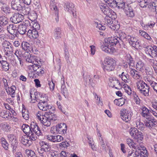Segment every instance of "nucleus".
<instances>
[{"mask_svg":"<svg viewBox=\"0 0 157 157\" xmlns=\"http://www.w3.org/2000/svg\"><path fill=\"white\" fill-rule=\"evenodd\" d=\"M21 128L27 136V137L31 140H36L37 138L36 135L39 136L42 134L37 124L34 122L31 123L30 126L26 124H23Z\"/></svg>","mask_w":157,"mask_h":157,"instance_id":"nucleus-1","label":"nucleus"},{"mask_svg":"<svg viewBox=\"0 0 157 157\" xmlns=\"http://www.w3.org/2000/svg\"><path fill=\"white\" fill-rule=\"evenodd\" d=\"M36 116L43 125L47 127L49 126L54 121H58L57 116L50 111L45 112L44 115L41 114V112H38Z\"/></svg>","mask_w":157,"mask_h":157,"instance_id":"nucleus-2","label":"nucleus"},{"mask_svg":"<svg viewBox=\"0 0 157 157\" xmlns=\"http://www.w3.org/2000/svg\"><path fill=\"white\" fill-rule=\"evenodd\" d=\"M118 41L114 37H108L105 39V43L101 46V49L105 52L112 54L115 51L114 46L117 45Z\"/></svg>","mask_w":157,"mask_h":157,"instance_id":"nucleus-3","label":"nucleus"},{"mask_svg":"<svg viewBox=\"0 0 157 157\" xmlns=\"http://www.w3.org/2000/svg\"><path fill=\"white\" fill-rule=\"evenodd\" d=\"M142 109V115L146 119L145 122V126L151 128L157 125V121L151 115V110H149L145 106H143Z\"/></svg>","mask_w":157,"mask_h":157,"instance_id":"nucleus-4","label":"nucleus"},{"mask_svg":"<svg viewBox=\"0 0 157 157\" xmlns=\"http://www.w3.org/2000/svg\"><path fill=\"white\" fill-rule=\"evenodd\" d=\"M116 65V62L113 58H106L104 60V63L102 68L105 71L110 72L113 71Z\"/></svg>","mask_w":157,"mask_h":157,"instance_id":"nucleus-5","label":"nucleus"},{"mask_svg":"<svg viewBox=\"0 0 157 157\" xmlns=\"http://www.w3.org/2000/svg\"><path fill=\"white\" fill-rule=\"evenodd\" d=\"M31 67L34 71L31 73V74L33 75V77L36 78L38 76H42L44 74V68L40 65L34 64V65H32Z\"/></svg>","mask_w":157,"mask_h":157,"instance_id":"nucleus-6","label":"nucleus"},{"mask_svg":"<svg viewBox=\"0 0 157 157\" xmlns=\"http://www.w3.org/2000/svg\"><path fill=\"white\" fill-rule=\"evenodd\" d=\"M144 48H145V51L147 54L153 58H155L157 56V46L155 45L143 46Z\"/></svg>","mask_w":157,"mask_h":157,"instance_id":"nucleus-7","label":"nucleus"},{"mask_svg":"<svg viewBox=\"0 0 157 157\" xmlns=\"http://www.w3.org/2000/svg\"><path fill=\"white\" fill-rule=\"evenodd\" d=\"M120 114L122 119L124 121L127 122L131 119L132 113L128 110L123 109L121 110Z\"/></svg>","mask_w":157,"mask_h":157,"instance_id":"nucleus-8","label":"nucleus"},{"mask_svg":"<svg viewBox=\"0 0 157 157\" xmlns=\"http://www.w3.org/2000/svg\"><path fill=\"white\" fill-rule=\"evenodd\" d=\"M99 6L101 11L105 15L108 17H112L113 13H115L106 5L101 3L99 4Z\"/></svg>","mask_w":157,"mask_h":157,"instance_id":"nucleus-9","label":"nucleus"},{"mask_svg":"<svg viewBox=\"0 0 157 157\" xmlns=\"http://www.w3.org/2000/svg\"><path fill=\"white\" fill-rule=\"evenodd\" d=\"M47 99H40V101L38 104L39 109L43 111H47L48 109H51L52 106L48 104L47 102Z\"/></svg>","mask_w":157,"mask_h":157,"instance_id":"nucleus-10","label":"nucleus"},{"mask_svg":"<svg viewBox=\"0 0 157 157\" xmlns=\"http://www.w3.org/2000/svg\"><path fill=\"white\" fill-rule=\"evenodd\" d=\"M116 36L117 37H114L118 41V42H117L116 43L117 44V46L120 47L121 44H123V40L124 39L126 40L127 36L124 33L122 32L121 31H119L117 32Z\"/></svg>","mask_w":157,"mask_h":157,"instance_id":"nucleus-11","label":"nucleus"},{"mask_svg":"<svg viewBox=\"0 0 157 157\" xmlns=\"http://www.w3.org/2000/svg\"><path fill=\"white\" fill-rule=\"evenodd\" d=\"M109 81L110 83V86L112 87H114L115 89L119 90L121 88V85L119 82V80L116 78H110Z\"/></svg>","mask_w":157,"mask_h":157,"instance_id":"nucleus-12","label":"nucleus"},{"mask_svg":"<svg viewBox=\"0 0 157 157\" xmlns=\"http://www.w3.org/2000/svg\"><path fill=\"white\" fill-rule=\"evenodd\" d=\"M23 15L19 13H14L10 17V20L13 23L17 24L22 21L23 20Z\"/></svg>","mask_w":157,"mask_h":157,"instance_id":"nucleus-13","label":"nucleus"},{"mask_svg":"<svg viewBox=\"0 0 157 157\" xmlns=\"http://www.w3.org/2000/svg\"><path fill=\"white\" fill-rule=\"evenodd\" d=\"M141 7H147L149 9V10L153 12H155L157 14V2H151L149 3H147V4H144V6H141Z\"/></svg>","mask_w":157,"mask_h":157,"instance_id":"nucleus-14","label":"nucleus"},{"mask_svg":"<svg viewBox=\"0 0 157 157\" xmlns=\"http://www.w3.org/2000/svg\"><path fill=\"white\" fill-rule=\"evenodd\" d=\"M32 96H33V99L34 101H37L38 100L40 101V99H42L44 98V96L40 94V93L38 92H35L33 91H30V97L31 99H32Z\"/></svg>","mask_w":157,"mask_h":157,"instance_id":"nucleus-15","label":"nucleus"},{"mask_svg":"<svg viewBox=\"0 0 157 157\" xmlns=\"http://www.w3.org/2000/svg\"><path fill=\"white\" fill-rule=\"evenodd\" d=\"M27 35L31 39H36L39 36V34L37 30L31 28L28 30Z\"/></svg>","mask_w":157,"mask_h":157,"instance_id":"nucleus-16","label":"nucleus"},{"mask_svg":"<svg viewBox=\"0 0 157 157\" xmlns=\"http://www.w3.org/2000/svg\"><path fill=\"white\" fill-rule=\"evenodd\" d=\"M124 12L126 15L129 17H133L135 16V12L131 4L124 8Z\"/></svg>","mask_w":157,"mask_h":157,"instance_id":"nucleus-17","label":"nucleus"},{"mask_svg":"<svg viewBox=\"0 0 157 157\" xmlns=\"http://www.w3.org/2000/svg\"><path fill=\"white\" fill-rule=\"evenodd\" d=\"M57 125L58 133L61 134L66 133L67 130V125L64 123H60Z\"/></svg>","mask_w":157,"mask_h":157,"instance_id":"nucleus-18","label":"nucleus"},{"mask_svg":"<svg viewBox=\"0 0 157 157\" xmlns=\"http://www.w3.org/2000/svg\"><path fill=\"white\" fill-rule=\"evenodd\" d=\"M28 23L24 22L20 24L18 26V32L21 34H25L27 31V29H29Z\"/></svg>","mask_w":157,"mask_h":157,"instance_id":"nucleus-19","label":"nucleus"},{"mask_svg":"<svg viewBox=\"0 0 157 157\" xmlns=\"http://www.w3.org/2000/svg\"><path fill=\"white\" fill-rule=\"evenodd\" d=\"M130 74L132 78L136 80L141 79L142 77L141 73L139 71L133 69L130 70Z\"/></svg>","mask_w":157,"mask_h":157,"instance_id":"nucleus-20","label":"nucleus"},{"mask_svg":"<svg viewBox=\"0 0 157 157\" xmlns=\"http://www.w3.org/2000/svg\"><path fill=\"white\" fill-rule=\"evenodd\" d=\"M23 56L27 62L34 64H34H36L35 57L32 56L29 52H25L24 53Z\"/></svg>","mask_w":157,"mask_h":157,"instance_id":"nucleus-21","label":"nucleus"},{"mask_svg":"<svg viewBox=\"0 0 157 157\" xmlns=\"http://www.w3.org/2000/svg\"><path fill=\"white\" fill-rule=\"evenodd\" d=\"M64 8L66 11L70 13L75 9L74 4L71 2H68L65 3Z\"/></svg>","mask_w":157,"mask_h":157,"instance_id":"nucleus-22","label":"nucleus"},{"mask_svg":"<svg viewBox=\"0 0 157 157\" xmlns=\"http://www.w3.org/2000/svg\"><path fill=\"white\" fill-rule=\"evenodd\" d=\"M127 144L130 148H132L134 149L140 150V145H137L135 143L133 140L130 138H128L126 140Z\"/></svg>","mask_w":157,"mask_h":157,"instance_id":"nucleus-23","label":"nucleus"},{"mask_svg":"<svg viewBox=\"0 0 157 157\" xmlns=\"http://www.w3.org/2000/svg\"><path fill=\"white\" fill-rule=\"evenodd\" d=\"M19 0H13L11 2L12 8L13 10L19 11L21 10L22 6L19 3Z\"/></svg>","mask_w":157,"mask_h":157,"instance_id":"nucleus-24","label":"nucleus"},{"mask_svg":"<svg viewBox=\"0 0 157 157\" xmlns=\"http://www.w3.org/2000/svg\"><path fill=\"white\" fill-rule=\"evenodd\" d=\"M40 145L42 147V149L45 152L50 151L51 149V146L46 142L41 141L40 142Z\"/></svg>","mask_w":157,"mask_h":157,"instance_id":"nucleus-25","label":"nucleus"},{"mask_svg":"<svg viewBox=\"0 0 157 157\" xmlns=\"http://www.w3.org/2000/svg\"><path fill=\"white\" fill-rule=\"evenodd\" d=\"M11 114L9 111L2 110L0 111V116L7 120L11 117Z\"/></svg>","mask_w":157,"mask_h":157,"instance_id":"nucleus-26","label":"nucleus"},{"mask_svg":"<svg viewBox=\"0 0 157 157\" xmlns=\"http://www.w3.org/2000/svg\"><path fill=\"white\" fill-rule=\"evenodd\" d=\"M54 37L56 40H58L61 38V28L59 27L56 28L54 30Z\"/></svg>","mask_w":157,"mask_h":157,"instance_id":"nucleus-27","label":"nucleus"},{"mask_svg":"<svg viewBox=\"0 0 157 157\" xmlns=\"http://www.w3.org/2000/svg\"><path fill=\"white\" fill-rule=\"evenodd\" d=\"M21 47L24 50L26 51V52H29L32 50L30 44L27 42L23 41L21 43Z\"/></svg>","mask_w":157,"mask_h":157,"instance_id":"nucleus-28","label":"nucleus"},{"mask_svg":"<svg viewBox=\"0 0 157 157\" xmlns=\"http://www.w3.org/2000/svg\"><path fill=\"white\" fill-rule=\"evenodd\" d=\"M145 67V64L142 61H138L136 64V68L137 70L142 72Z\"/></svg>","mask_w":157,"mask_h":157,"instance_id":"nucleus-29","label":"nucleus"},{"mask_svg":"<svg viewBox=\"0 0 157 157\" xmlns=\"http://www.w3.org/2000/svg\"><path fill=\"white\" fill-rule=\"evenodd\" d=\"M133 138L137 142L140 143L143 139V134L142 132H138L133 137Z\"/></svg>","mask_w":157,"mask_h":157,"instance_id":"nucleus-30","label":"nucleus"},{"mask_svg":"<svg viewBox=\"0 0 157 157\" xmlns=\"http://www.w3.org/2000/svg\"><path fill=\"white\" fill-rule=\"evenodd\" d=\"M35 140H30L29 138L26 137H23L21 139V143L26 146L29 147L30 146L32 143V141Z\"/></svg>","mask_w":157,"mask_h":157,"instance_id":"nucleus-31","label":"nucleus"},{"mask_svg":"<svg viewBox=\"0 0 157 157\" xmlns=\"http://www.w3.org/2000/svg\"><path fill=\"white\" fill-rule=\"evenodd\" d=\"M111 18L107 17L105 19V23L111 29L114 30V24L113 23L112 19Z\"/></svg>","mask_w":157,"mask_h":157,"instance_id":"nucleus-32","label":"nucleus"},{"mask_svg":"<svg viewBox=\"0 0 157 157\" xmlns=\"http://www.w3.org/2000/svg\"><path fill=\"white\" fill-rule=\"evenodd\" d=\"M7 30L10 33L17 32V27L13 24H11L7 26Z\"/></svg>","mask_w":157,"mask_h":157,"instance_id":"nucleus-33","label":"nucleus"},{"mask_svg":"<svg viewBox=\"0 0 157 157\" xmlns=\"http://www.w3.org/2000/svg\"><path fill=\"white\" fill-rule=\"evenodd\" d=\"M125 99L123 98L118 99H115L114 101V103L117 105L121 106L125 103Z\"/></svg>","mask_w":157,"mask_h":157,"instance_id":"nucleus-34","label":"nucleus"},{"mask_svg":"<svg viewBox=\"0 0 157 157\" xmlns=\"http://www.w3.org/2000/svg\"><path fill=\"white\" fill-rule=\"evenodd\" d=\"M126 59L127 60V63L129 66H132L134 65V61L133 58H132L130 54H127L126 55Z\"/></svg>","mask_w":157,"mask_h":157,"instance_id":"nucleus-35","label":"nucleus"},{"mask_svg":"<svg viewBox=\"0 0 157 157\" xmlns=\"http://www.w3.org/2000/svg\"><path fill=\"white\" fill-rule=\"evenodd\" d=\"M1 143L3 147L6 150L9 149V144L7 141L3 137H2L1 139Z\"/></svg>","mask_w":157,"mask_h":157,"instance_id":"nucleus-36","label":"nucleus"},{"mask_svg":"<svg viewBox=\"0 0 157 157\" xmlns=\"http://www.w3.org/2000/svg\"><path fill=\"white\" fill-rule=\"evenodd\" d=\"M31 11V9L29 7H23L22 6L21 10L19 11L20 13L24 14V15H27L29 14Z\"/></svg>","mask_w":157,"mask_h":157,"instance_id":"nucleus-37","label":"nucleus"},{"mask_svg":"<svg viewBox=\"0 0 157 157\" xmlns=\"http://www.w3.org/2000/svg\"><path fill=\"white\" fill-rule=\"evenodd\" d=\"M5 44H6L7 46H8V47H6L4 48V50H5V55L7 56H9V55H8L10 53L11 51L10 50V49L9 48V46H10V48H11V44L8 41H6L5 43Z\"/></svg>","mask_w":157,"mask_h":157,"instance_id":"nucleus-38","label":"nucleus"},{"mask_svg":"<svg viewBox=\"0 0 157 157\" xmlns=\"http://www.w3.org/2000/svg\"><path fill=\"white\" fill-rule=\"evenodd\" d=\"M136 84L137 89L138 91L140 90L141 89H142L144 87V86H145V85L146 84L143 80H141L140 79L139 81H138Z\"/></svg>","mask_w":157,"mask_h":157,"instance_id":"nucleus-39","label":"nucleus"},{"mask_svg":"<svg viewBox=\"0 0 157 157\" xmlns=\"http://www.w3.org/2000/svg\"><path fill=\"white\" fill-rule=\"evenodd\" d=\"M137 40L136 37L131 36L129 35L127 36L126 38V40L128 41L130 45L132 44V43H135Z\"/></svg>","mask_w":157,"mask_h":157,"instance_id":"nucleus-40","label":"nucleus"},{"mask_svg":"<svg viewBox=\"0 0 157 157\" xmlns=\"http://www.w3.org/2000/svg\"><path fill=\"white\" fill-rule=\"evenodd\" d=\"M140 34L141 36L143 37L147 40L150 41H152V40L151 37L148 33L145 31H141L140 32Z\"/></svg>","mask_w":157,"mask_h":157,"instance_id":"nucleus-41","label":"nucleus"},{"mask_svg":"<svg viewBox=\"0 0 157 157\" xmlns=\"http://www.w3.org/2000/svg\"><path fill=\"white\" fill-rule=\"evenodd\" d=\"M0 63L2 65V67L5 71H7L9 69V65L6 61L3 60L2 59L0 60Z\"/></svg>","mask_w":157,"mask_h":157,"instance_id":"nucleus-42","label":"nucleus"},{"mask_svg":"<svg viewBox=\"0 0 157 157\" xmlns=\"http://www.w3.org/2000/svg\"><path fill=\"white\" fill-rule=\"evenodd\" d=\"M61 92L62 94L66 98L65 95H67L68 94V92L67 89L65 85L64 81H63V83L62 84L61 86Z\"/></svg>","mask_w":157,"mask_h":157,"instance_id":"nucleus-43","label":"nucleus"},{"mask_svg":"<svg viewBox=\"0 0 157 157\" xmlns=\"http://www.w3.org/2000/svg\"><path fill=\"white\" fill-rule=\"evenodd\" d=\"M105 2L109 5L111 7H114L117 5V3L115 0H104Z\"/></svg>","mask_w":157,"mask_h":157,"instance_id":"nucleus-44","label":"nucleus"},{"mask_svg":"<svg viewBox=\"0 0 157 157\" xmlns=\"http://www.w3.org/2000/svg\"><path fill=\"white\" fill-rule=\"evenodd\" d=\"M8 19L4 16H0V24L2 26H4L8 24Z\"/></svg>","mask_w":157,"mask_h":157,"instance_id":"nucleus-45","label":"nucleus"},{"mask_svg":"<svg viewBox=\"0 0 157 157\" xmlns=\"http://www.w3.org/2000/svg\"><path fill=\"white\" fill-rule=\"evenodd\" d=\"M1 10L6 14H9L10 13V9L7 4H4L3 6H2Z\"/></svg>","mask_w":157,"mask_h":157,"instance_id":"nucleus-46","label":"nucleus"},{"mask_svg":"<svg viewBox=\"0 0 157 157\" xmlns=\"http://www.w3.org/2000/svg\"><path fill=\"white\" fill-rule=\"evenodd\" d=\"M147 81L149 82L150 85L153 88L154 91L157 93V83L150 80L149 79H147Z\"/></svg>","mask_w":157,"mask_h":157,"instance_id":"nucleus-47","label":"nucleus"},{"mask_svg":"<svg viewBox=\"0 0 157 157\" xmlns=\"http://www.w3.org/2000/svg\"><path fill=\"white\" fill-rule=\"evenodd\" d=\"M117 6L119 8L123 9L124 11V8L125 7L127 6L128 4L127 3H125V2L122 1L121 2H117Z\"/></svg>","mask_w":157,"mask_h":157,"instance_id":"nucleus-48","label":"nucleus"},{"mask_svg":"<svg viewBox=\"0 0 157 157\" xmlns=\"http://www.w3.org/2000/svg\"><path fill=\"white\" fill-rule=\"evenodd\" d=\"M84 80L85 81L87 82L88 80H89V83L93 87L95 86L93 79H92L90 77V76L87 75L86 77H84Z\"/></svg>","mask_w":157,"mask_h":157,"instance_id":"nucleus-49","label":"nucleus"},{"mask_svg":"<svg viewBox=\"0 0 157 157\" xmlns=\"http://www.w3.org/2000/svg\"><path fill=\"white\" fill-rule=\"evenodd\" d=\"M138 154L137 150H136L135 152L131 150L128 151L127 157H138Z\"/></svg>","mask_w":157,"mask_h":157,"instance_id":"nucleus-50","label":"nucleus"},{"mask_svg":"<svg viewBox=\"0 0 157 157\" xmlns=\"http://www.w3.org/2000/svg\"><path fill=\"white\" fill-rule=\"evenodd\" d=\"M139 131L137 128H131L129 130V133L132 137H134V136L137 134V132Z\"/></svg>","mask_w":157,"mask_h":157,"instance_id":"nucleus-51","label":"nucleus"},{"mask_svg":"<svg viewBox=\"0 0 157 157\" xmlns=\"http://www.w3.org/2000/svg\"><path fill=\"white\" fill-rule=\"evenodd\" d=\"M16 89V87L12 85L10 88V90H8L10 94V95L12 98H14L15 97V92Z\"/></svg>","mask_w":157,"mask_h":157,"instance_id":"nucleus-52","label":"nucleus"},{"mask_svg":"<svg viewBox=\"0 0 157 157\" xmlns=\"http://www.w3.org/2000/svg\"><path fill=\"white\" fill-rule=\"evenodd\" d=\"M136 127L138 128L141 130H144L145 128V125L143 123L140 122L139 121H137L136 122Z\"/></svg>","mask_w":157,"mask_h":157,"instance_id":"nucleus-53","label":"nucleus"},{"mask_svg":"<svg viewBox=\"0 0 157 157\" xmlns=\"http://www.w3.org/2000/svg\"><path fill=\"white\" fill-rule=\"evenodd\" d=\"M33 7L36 10H37L41 8V6L39 0L34 1L33 5Z\"/></svg>","mask_w":157,"mask_h":157,"instance_id":"nucleus-54","label":"nucleus"},{"mask_svg":"<svg viewBox=\"0 0 157 157\" xmlns=\"http://www.w3.org/2000/svg\"><path fill=\"white\" fill-rule=\"evenodd\" d=\"M131 45L136 49H138L141 47L140 42L138 40L135 42V43H132Z\"/></svg>","mask_w":157,"mask_h":157,"instance_id":"nucleus-55","label":"nucleus"},{"mask_svg":"<svg viewBox=\"0 0 157 157\" xmlns=\"http://www.w3.org/2000/svg\"><path fill=\"white\" fill-rule=\"evenodd\" d=\"M2 128L4 131L9 132L10 131L11 127L9 124L5 123L2 124Z\"/></svg>","mask_w":157,"mask_h":157,"instance_id":"nucleus-56","label":"nucleus"},{"mask_svg":"<svg viewBox=\"0 0 157 157\" xmlns=\"http://www.w3.org/2000/svg\"><path fill=\"white\" fill-rule=\"evenodd\" d=\"M25 153L29 157H33L35 155L34 152L31 150L26 149Z\"/></svg>","mask_w":157,"mask_h":157,"instance_id":"nucleus-57","label":"nucleus"},{"mask_svg":"<svg viewBox=\"0 0 157 157\" xmlns=\"http://www.w3.org/2000/svg\"><path fill=\"white\" fill-rule=\"evenodd\" d=\"M29 19L32 22H34L36 21L37 16L35 12L33 13V15L31 14L29 17Z\"/></svg>","mask_w":157,"mask_h":157,"instance_id":"nucleus-58","label":"nucleus"},{"mask_svg":"<svg viewBox=\"0 0 157 157\" xmlns=\"http://www.w3.org/2000/svg\"><path fill=\"white\" fill-rule=\"evenodd\" d=\"M8 137L10 141L12 142L17 141V140L16 139L15 136L13 134H10L8 135Z\"/></svg>","mask_w":157,"mask_h":157,"instance_id":"nucleus-59","label":"nucleus"},{"mask_svg":"<svg viewBox=\"0 0 157 157\" xmlns=\"http://www.w3.org/2000/svg\"><path fill=\"white\" fill-rule=\"evenodd\" d=\"M133 97L134 101L137 104H139L140 103V99L136 93L133 92Z\"/></svg>","mask_w":157,"mask_h":157,"instance_id":"nucleus-60","label":"nucleus"},{"mask_svg":"<svg viewBox=\"0 0 157 157\" xmlns=\"http://www.w3.org/2000/svg\"><path fill=\"white\" fill-rule=\"evenodd\" d=\"M94 26L100 30H104L105 29V26L102 25L100 24H98V22L95 23Z\"/></svg>","mask_w":157,"mask_h":157,"instance_id":"nucleus-61","label":"nucleus"},{"mask_svg":"<svg viewBox=\"0 0 157 157\" xmlns=\"http://www.w3.org/2000/svg\"><path fill=\"white\" fill-rule=\"evenodd\" d=\"M22 116L25 120H28L29 118V112L28 110L22 112Z\"/></svg>","mask_w":157,"mask_h":157,"instance_id":"nucleus-62","label":"nucleus"},{"mask_svg":"<svg viewBox=\"0 0 157 157\" xmlns=\"http://www.w3.org/2000/svg\"><path fill=\"white\" fill-rule=\"evenodd\" d=\"M139 92L145 96H149V90H140L139 91Z\"/></svg>","mask_w":157,"mask_h":157,"instance_id":"nucleus-63","label":"nucleus"},{"mask_svg":"<svg viewBox=\"0 0 157 157\" xmlns=\"http://www.w3.org/2000/svg\"><path fill=\"white\" fill-rule=\"evenodd\" d=\"M147 75H152L153 74V71L151 67H148L145 69Z\"/></svg>","mask_w":157,"mask_h":157,"instance_id":"nucleus-64","label":"nucleus"}]
</instances>
